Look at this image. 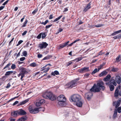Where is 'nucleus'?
<instances>
[{
	"label": "nucleus",
	"instance_id": "nucleus-1",
	"mask_svg": "<svg viewBox=\"0 0 121 121\" xmlns=\"http://www.w3.org/2000/svg\"><path fill=\"white\" fill-rule=\"evenodd\" d=\"M104 84V83L103 82L100 81L98 82L97 85L94 84L90 90L91 91L95 92H99L100 90L103 91L105 89Z\"/></svg>",
	"mask_w": 121,
	"mask_h": 121
},
{
	"label": "nucleus",
	"instance_id": "nucleus-2",
	"mask_svg": "<svg viewBox=\"0 0 121 121\" xmlns=\"http://www.w3.org/2000/svg\"><path fill=\"white\" fill-rule=\"evenodd\" d=\"M57 100L58 101L57 103L58 107H63L66 105V98L64 95H61L58 96L57 98Z\"/></svg>",
	"mask_w": 121,
	"mask_h": 121
},
{
	"label": "nucleus",
	"instance_id": "nucleus-3",
	"mask_svg": "<svg viewBox=\"0 0 121 121\" xmlns=\"http://www.w3.org/2000/svg\"><path fill=\"white\" fill-rule=\"evenodd\" d=\"M43 97L48 99L51 100H54L56 99V96L51 92H46L43 95Z\"/></svg>",
	"mask_w": 121,
	"mask_h": 121
},
{
	"label": "nucleus",
	"instance_id": "nucleus-4",
	"mask_svg": "<svg viewBox=\"0 0 121 121\" xmlns=\"http://www.w3.org/2000/svg\"><path fill=\"white\" fill-rule=\"evenodd\" d=\"M81 99V96L78 94L74 95L72 96L70 98V101L74 103L80 99Z\"/></svg>",
	"mask_w": 121,
	"mask_h": 121
},
{
	"label": "nucleus",
	"instance_id": "nucleus-5",
	"mask_svg": "<svg viewBox=\"0 0 121 121\" xmlns=\"http://www.w3.org/2000/svg\"><path fill=\"white\" fill-rule=\"evenodd\" d=\"M76 85L77 83L76 81L74 80L68 83L66 85V86L67 88L71 89L76 86Z\"/></svg>",
	"mask_w": 121,
	"mask_h": 121
},
{
	"label": "nucleus",
	"instance_id": "nucleus-6",
	"mask_svg": "<svg viewBox=\"0 0 121 121\" xmlns=\"http://www.w3.org/2000/svg\"><path fill=\"white\" fill-rule=\"evenodd\" d=\"M74 104L78 107H81L82 106L83 103L81 99H80L74 103Z\"/></svg>",
	"mask_w": 121,
	"mask_h": 121
},
{
	"label": "nucleus",
	"instance_id": "nucleus-7",
	"mask_svg": "<svg viewBox=\"0 0 121 121\" xmlns=\"http://www.w3.org/2000/svg\"><path fill=\"white\" fill-rule=\"evenodd\" d=\"M113 78H114V77H113L112 78L110 82L108 83H106V85H109L110 84H112L116 86L117 85L116 83V82L115 80L114 79H113Z\"/></svg>",
	"mask_w": 121,
	"mask_h": 121
},
{
	"label": "nucleus",
	"instance_id": "nucleus-8",
	"mask_svg": "<svg viewBox=\"0 0 121 121\" xmlns=\"http://www.w3.org/2000/svg\"><path fill=\"white\" fill-rule=\"evenodd\" d=\"M45 101L44 99H41L39 101H37L36 102L35 104L36 105L37 107H39L42 104L44 103Z\"/></svg>",
	"mask_w": 121,
	"mask_h": 121
},
{
	"label": "nucleus",
	"instance_id": "nucleus-9",
	"mask_svg": "<svg viewBox=\"0 0 121 121\" xmlns=\"http://www.w3.org/2000/svg\"><path fill=\"white\" fill-rule=\"evenodd\" d=\"M48 44L46 42H43L39 44V47L41 49L44 48H46Z\"/></svg>",
	"mask_w": 121,
	"mask_h": 121
},
{
	"label": "nucleus",
	"instance_id": "nucleus-10",
	"mask_svg": "<svg viewBox=\"0 0 121 121\" xmlns=\"http://www.w3.org/2000/svg\"><path fill=\"white\" fill-rule=\"evenodd\" d=\"M91 92H90L87 93H86L85 94V97L87 99L89 100L91 98L92 95V94L90 91Z\"/></svg>",
	"mask_w": 121,
	"mask_h": 121
},
{
	"label": "nucleus",
	"instance_id": "nucleus-11",
	"mask_svg": "<svg viewBox=\"0 0 121 121\" xmlns=\"http://www.w3.org/2000/svg\"><path fill=\"white\" fill-rule=\"evenodd\" d=\"M121 102V98H120L117 102H114L113 103V104L114 105H116L115 108H116L120 105Z\"/></svg>",
	"mask_w": 121,
	"mask_h": 121
},
{
	"label": "nucleus",
	"instance_id": "nucleus-12",
	"mask_svg": "<svg viewBox=\"0 0 121 121\" xmlns=\"http://www.w3.org/2000/svg\"><path fill=\"white\" fill-rule=\"evenodd\" d=\"M20 69L21 70V72L22 74H26L28 73L27 69L21 67L20 68Z\"/></svg>",
	"mask_w": 121,
	"mask_h": 121
},
{
	"label": "nucleus",
	"instance_id": "nucleus-13",
	"mask_svg": "<svg viewBox=\"0 0 121 121\" xmlns=\"http://www.w3.org/2000/svg\"><path fill=\"white\" fill-rule=\"evenodd\" d=\"M88 71L89 69L88 68L85 67L78 70V72L81 73H82L86 71Z\"/></svg>",
	"mask_w": 121,
	"mask_h": 121
},
{
	"label": "nucleus",
	"instance_id": "nucleus-14",
	"mask_svg": "<svg viewBox=\"0 0 121 121\" xmlns=\"http://www.w3.org/2000/svg\"><path fill=\"white\" fill-rule=\"evenodd\" d=\"M115 81L118 84H120L121 82V78L119 75L117 76L115 78Z\"/></svg>",
	"mask_w": 121,
	"mask_h": 121
},
{
	"label": "nucleus",
	"instance_id": "nucleus-15",
	"mask_svg": "<svg viewBox=\"0 0 121 121\" xmlns=\"http://www.w3.org/2000/svg\"><path fill=\"white\" fill-rule=\"evenodd\" d=\"M18 111L19 115H22L26 114V112L23 110L21 109Z\"/></svg>",
	"mask_w": 121,
	"mask_h": 121
},
{
	"label": "nucleus",
	"instance_id": "nucleus-16",
	"mask_svg": "<svg viewBox=\"0 0 121 121\" xmlns=\"http://www.w3.org/2000/svg\"><path fill=\"white\" fill-rule=\"evenodd\" d=\"M11 116L14 117H16L19 115L18 111H14L12 112L11 113Z\"/></svg>",
	"mask_w": 121,
	"mask_h": 121
},
{
	"label": "nucleus",
	"instance_id": "nucleus-17",
	"mask_svg": "<svg viewBox=\"0 0 121 121\" xmlns=\"http://www.w3.org/2000/svg\"><path fill=\"white\" fill-rule=\"evenodd\" d=\"M38 108H34L33 111H31L30 113L33 114H35L38 113L39 112V109Z\"/></svg>",
	"mask_w": 121,
	"mask_h": 121
},
{
	"label": "nucleus",
	"instance_id": "nucleus-18",
	"mask_svg": "<svg viewBox=\"0 0 121 121\" xmlns=\"http://www.w3.org/2000/svg\"><path fill=\"white\" fill-rule=\"evenodd\" d=\"M90 5L91 4L90 3L88 4L86 7H84V11L86 12L90 9L91 7Z\"/></svg>",
	"mask_w": 121,
	"mask_h": 121
},
{
	"label": "nucleus",
	"instance_id": "nucleus-19",
	"mask_svg": "<svg viewBox=\"0 0 121 121\" xmlns=\"http://www.w3.org/2000/svg\"><path fill=\"white\" fill-rule=\"evenodd\" d=\"M16 73V72H14L13 71H9L5 73V76H9L12 74V73H14V74Z\"/></svg>",
	"mask_w": 121,
	"mask_h": 121
},
{
	"label": "nucleus",
	"instance_id": "nucleus-20",
	"mask_svg": "<svg viewBox=\"0 0 121 121\" xmlns=\"http://www.w3.org/2000/svg\"><path fill=\"white\" fill-rule=\"evenodd\" d=\"M111 76L110 75H108L105 77L104 78V80L105 82L108 81L110 78Z\"/></svg>",
	"mask_w": 121,
	"mask_h": 121
},
{
	"label": "nucleus",
	"instance_id": "nucleus-21",
	"mask_svg": "<svg viewBox=\"0 0 121 121\" xmlns=\"http://www.w3.org/2000/svg\"><path fill=\"white\" fill-rule=\"evenodd\" d=\"M27 119V118L26 117H23L19 118L17 121H24Z\"/></svg>",
	"mask_w": 121,
	"mask_h": 121
},
{
	"label": "nucleus",
	"instance_id": "nucleus-22",
	"mask_svg": "<svg viewBox=\"0 0 121 121\" xmlns=\"http://www.w3.org/2000/svg\"><path fill=\"white\" fill-rule=\"evenodd\" d=\"M119 90L118 88L116 89L114 93V96L116 97H117L119 95Z\"/></svg>",
	"mask_w": 121,
	"mask_h": 121
},
{
	"label": "nucleus",
	"instance_id": "nucleus-23",
	"mask_svg": "<svg viewBox=\"0 0 121 121\" xmlns=\"http://www.w3.org/2000/svg\"><path fill=\"white\" fill-rule=\"evenodd\" d=\"M108 85L109 86L110 91H112L114 90V87L113 85L112 84H110Z\"/></svg>",
	"mask_w": 121,
	"mask_h": 121
},
{
	"label": "nucleus",
	"instance_id": "nucleus-24",
	"mask_svg": "<svg viewBox=\"0 0 121 121\" xmlns=\"http://www.w3.org/2000/svg\"><path fill=\"white\" fill-rule=\"evenodd\" d=\"M107 72L106 71H104L102 72L99 75V76L100 77H101L104 75L106 74H107Z\"/></svg>",
	"mask_w": 121,
	"mask_h": 121
},
{
	"label": "nucleus",
	"instance_id": "nucleus-25",
	"mask_svg": "<svg viewBox=\"0 0 121 121\" xmlns=\"http://www.w3.org/2000/svg\"><path fill=\"white\" fill-rule=\"evenodd\" d=\"M29 66L33 67H34L37 66V64L33 62L30 64Z\"/></svg>",
	"mask_w": 121,
	"mask_h": 121
},
{
	"label": "nucleus",
	"instance_id": "nucleus-26",
	"mask_svg": "<svg viewBox=\"0 0 121 121\" xmlns=\"http://www.w3.org/2000/svg\"><path fill=\"white\" fill-rule=\"evenodd\" d=\"M34 108L32 106H30L29 108V110L30 112V113L31 111H33Z\"/></svg>",
	"mask_w": 121,
	"mask_h": 121
},
{
	"label": "nucleus",
	"instance_id": "nucleus-27",
	"mask_svg": "<svg viewBox=\"0 0 121 121\" xmlns=\"http://www.w3.org/2000/svg\"><path fill=\"white\" fill-rule=\"evenodd\" d=\"M29 101V99H27L22 102H21V105H22V104H26V103L28 101Z\"/></svg>",
	"mask_w": 121,
	"mask_h": 121
},
{
	"label": "nucleus",
	"instance_id": "nucleus-28",
	"mask_svg": "<svg viewBox=\"0 0 121 121\" xmlns=\"http://www.w3.org/2000/svg\"><path fill=\"white\" fill-rule=\"evenodd\" d=\"M117 111L116 109H115L113 116V118H115L117 116Z\"/></svg>",
	"mask_w": 121,
	"mask_h": 121
},
{
	"label": "nucleus",
	"instance_id": "nucleus-29",
	"mask_svg": "<svg viewBox=\"0 0 121 121\" xmlns=\"http://www.w3.org/2000/svg\"><path fill=\"white\" fill-rule=\"evenodd\" d=\"M62 17V15H61L58 17L56 18L53 21V22H55L57 21L58 20L60 19V18Z\"/></svg>",
	"mask_w": 121,
	"mask_h": 121
},
{
	"label": "nucleus",
	"instance_id": "nucleus-30",
	"mask_svg": "<svg viewBox=\"0 0 121 121\" xmlns=\"http://www.w3.org/2000/svg\"><path fill=\"white\" fill-rule=\"evenodd\" d=\"M82 59V58L81 57L78 58H76L73 60V61H76V62H78L81 60Z\"/></svg>",
	"mask_w": 121,
	"mask_h": 121
},
{
	"label": "nucleus",
	"instance_id": "nucleus-31",
	"mask_svg": "<svg viewBox=\"0 0 121 121\" xmlns=\"http://www.w3.org/2000/svg\"><path fill=\"white\" fill-rule=\"evenodd\" d=\"M42 33V38L44 39L46 36V35L45 34V33Z\"/></svg>",
	"mask_w": 121,
	"mask_h": 121
},
{
	"label": "nucleus",
	"instance_id": "nucleus-32",
	"mask_svg": "<svg viewBox=\"0 0 121 121\" xmlns=\"http://www.w3.org/2000/svg\"><path fill=\"white\" fill-rule=\"evenodd\" d=\"M28 22L27 20H26L23 23V25H22V27H25L26 25V24Z\"/></svg>",
	"mask_w": 121,
	"mask_h": 121
},
{
	"label": "nucleus",
	"instance_id": "nucleus-33",
	"mask_svg": "<svg viewBox=\"0 0 121 121\" xmlns=\"http://www.w3.org/2000/svg\"><path fill=\"white\" fill-rule=\"evenodd\" d=\"M98 71V69H97L96 68L91 73L92 74H94Z\"/></svg>",
	"mask_w": 121,
	"mask_h": 121
},
{
	"label": "nucleus",
	"instance_id": "nucleus-34",
	"mask_svg": "<svg viewBox=\"0 0 121 121\" xmlns=\"http://www.w3.org/2000/svg\"><path fill=\"white\" fill-rule=\"evenodd\" d=\"M118 69L117 68H113L112 69V70L113 72H116L118 70Z\"/></svg>",
	"mask_w": 121,
	"mask_h": 121
},
{
	"label": "nucleus",
	"instance_id": "nucleus-35",
	"mask_svg": "<svg viewBox=\"0 0 121 121\" xmlns=\"http://www.w3.org/2000/svg\"><path fill=\"white\" fill-rule=\"evenodd\" d=\"M121 58V57L120 55L116 58V60L118 62L121 60H120Z\"/></svg>",
	"mask_w": 121,
	"mask_h": 121
},
{
	"label": "nucleus",
	"instance_id": "nucleus-36",
	"mask_svg": "<svg viewBox=\"0 0 121 121\" xmlns=\"http://www.w3.org/2000/svg\"><path fill=\"white\" fill-rule=\"evenodd\" d=\"M22 54L23 56H26L27 55V52L26 51H24L22 52Z\"/></svg>",
	"mask_w": 121,
	"mask_h": 121
},
{
	"label": "nucleus",
	"instance_id": "nucleus-37",
	"mask_svg": "<svg viewBox=\"0 0 121 121\" xmlns=\"http://www.w3.org/2000/svg\"><path fill=\"white\" fill-rule=\"evenodd\" d=\"M11 65L10 63H9L7 64L4 68L3 69H4L6 68H8Z\"/></svg>",
	"mask_w": 121,
	"mask_h": 121
},
{
	"label": "nucleus",
	"instance_id": "nucleus-38",
	"mask_svg": "<svg viewBox=\"0 0 121 121\" xmlns=\"http://www.w3.org/2000/svg\"><path fill=\"white\" fill-rule=\"evenodd\" d=\"M16 68V66L15 64H13L11 66V68L12 69H14Z\"/></svg>",
	"mask_w": 121,
	"mask_h": 121
},
{
	"label": "nucleus",
	"instance_id": "nucleus-39",
	"mask_svg": "<svg viewBox=\"0 0 121 121\" xmlns=\"http://www.w3.org/2000/svg\"><path fill=\"white\" fill-rule=\"evenodd\" d=\"M50 56H47L45 57L43 59V60H48L49 59Z\"/></svg>",
	"mask_w": 121,
	"mask_h": 121
},
{
	"label": "nucleus",
	"instance_id": "nucleus-40",
	"mask_svg": "<svg viewBox=\"0 0 121 121\" xmlns=\"http://www.w3.org/2000/svg\"><path fill=\"white\" fill-rule=\"evenodd\" d=\"M48 22V20H46L44 22H42L41 24L44 25H45Z\"/></svg>",
	"mask_w": 121,
	"mask_h": 121
},
{
	"label": "nucleus",
	"instance_id": "nucleus-41",
	"mask_svg": "<svg viewBox=\"0 0 121 121\" xmlns=\"http://www.w3.org/2000/svg\"><path fill=\"white\" fill-rule=\"evenodd\" d=\"M42 35V33H40L39 34L38 36H37V38L38 39H40L41 38V36Z\"/></svg>",
	"mask_w": 121,
	"mask_h": 121
},
{
	"label": "nucleus",
	"instance_id": "nucleus-42",
	"mask_svg": "<svg viewBox=\"0 0 121 121\" xmlns=\"http://www.w3.org/2000/svg\"><path fill=\"white\" fill-rule=\"evenodd\" d=\"M23 41L22 40H20L18 42V43L17 44V46H18L21 44L22 42Z\"/></svg>",
	"mask_w": 121,
	"mask_h": 121
},
{
	"label": "nucleus",
	"instance_id": "nucleus-43",
	"mask_svg": "<svg viewBox=\"0 0 121 121\" xmlns=\"http://www.w3.org/2000/svg\"><path fill=\"white\" fill-rule=\"evenodd\" d=\"M117 111L118 113H120L121 112V107H119L117 109Z\"/></svg>",
	"mask_w": 121,
	"mask_h": 121
},
{
	"label": "nucleus",
	"instance_id": "nucleus-44",
	"mask_svg": "<svg viewBox=\"0 0 121 121\" xmlns=\"http://www.w3.org/2000/svg\"><path fill=\"white\" fill-rule=\"evenodd\" d=\"M72 61H73V60L72 61H71L69 62L67 64V66H69L72 63H73L74 62H73Z\"/></svg>",
	"mask_w": 121,
	"mask_h": 121
},
{
	"label": "nucleus",
	"instance_id": "nucleus-45",
	"mask_svg": "<svg viewBox=\"0 0 121 121\" xmlns=\"http://www.w3.org/2000/svg\"><path fill=\"white\" fill-rule=\"evenodd\" d=\"M65 47V46H64V44L63 43V44H62L60 45L59 48H63Z\"/></svg>",
	"mask_w": 121,
	"mask_h": 121
},
{
	"label": "nucleus",
	"instance_id": "nucleus-46",
	"mask_svg": "<svg viewBox=\"0 0 121 121\" xmlns=\"http://www.w3.org/2000/svg\"><path fill=\"white\" fill-rule=\"evenodd\" d=\"M103 65H101L99 66L98 67V71H99L100 69L102 68L103 67Z\"/></svg>",
	"mask_w": 121,
	"mask_h": 121
},
{
	"label": "nucleus",
	"instance_id": "nucleus-47",
	"mask_svg": "<svg viewBox=\"0 0 121 121\" xmlns=\"http://www.w3.org/2000/svg\"><path fill=\"white\" fill-rule=\"evenodd\" d=\"M37 56L38 58H40L42 57V55L40 54H39Z\"/></svg>",
	"mask_w": 121,
	"mask_h": 121
},
{
	"label": "nucleus",
	"instance_id": "nucleus-48",
	"mask_svg": "<svg viewBox=\"0 0 121 121\" xmlns=\"http://www.w3.org/2000/svg\"><path fill=\"white\" fill-rule=\"evenodd\" d=\"M9 120L10 121H15V119L13 118L12 117L10 118Z\"/></svg>",
	"mask_w": 121,
	"mask_h": 121
},
{
	"label": "nucleus",
	"instance_id": "nucleus-49",
	"mask_svg": "<svg viewBox=\"0 0 121 121\" xmlns=\"http://www.w3.org/2000/svg\"><path fill=\"white\" fill-rule=\"evenodd\" d=\"M25 57H22L20 58V60L21 61H23L25 60Z\"/></svg>",
	"mask_w": 121,
	"mask_h": 121
},
{
	"label": "nucleus",
	"instance_id": "nucleus-50",
	"mask_svg": "<svg viewBox=\"0 0 121 121\" xmlns=\"http://www.w3.org/2000/svg\"><path fill=\"white\" fill-rule=\"evenodd\" d=\"M52 26V24H51L48 25H47L46 26V29H48Z\"/></svg>",
	"mask_w": 121,
	"mask_h": 121
},
{
	"label": "nucleus",
	"instance_id": "nucleus-51",
	"mask_svg": "<svg viewBox=\"0 0 121 121\" xmlns=\"http://www.w3.org/2000/svg\"><path fill=\"white\" fill-rule=\"evenodd\" d=\"M102 26V25H101L100 24H98L97 25H96L95 26L97 27H101Z\"/></svg>",
	"mask_w": 121,
	"mask_h": 121
},
{
	"label": "nucleus",
	"instance_id": "nucleus-52",
	"mask_svg": "<svg viewBox=\"0 0 121 121\" xmlns=\"http://www.w3.org/2000/svg\"><path fill=\"white\" fill-rule=\"evenodd\" d=\"M49 67L47 68L46 70L44 71V72L46 73L47 72L49 69Z\"/></svg>",
	"mask_w": 121,
	"mask_h": 121
},
{
	"label": "nucleus",
	"instance_id": "nucleus-53",
	"mask_svg": "<svg viewBox=\"0 0 121 121\" xmlns=\"http://www.w3.org/2000/svg\"><path fill=\"white\" fill-rule=\"evenodd\" d=\"M63 30V29L61 28H60L58 30V31L57 32V33H59V32H61Z\"/></svg>",
	"mask_w": 121,
	"mask_h": 121
},
{
	"label": "nucleus",
	"instance_id": "nucleus-54",
	"mask_svg": "<svg viewBox=\"0 0 121 121\" xmlns=\"http://www.w3.org/2000/svg\"><path fill=\"white\" fill-rule=\"evenodd\" d=\"M54 73H55V74L56 75H58V74H59V72L58 71H56V70L54 71Z\"/></svg>",
	"mask_w": 121,
	"mask_h": 121
},
{
	"label": "nucleus",
	"instance_id": "nucleus-55",
	"mask_svg": "<svg viewBox=\"0 0 121 121\" xmlns=\"http://www.w3.org/2000/svg\"><path fill=\"white\" fill-rule=\"evenodd\" d=\"M10 86V84L9 83L8 84L6 87L7 88H9V87Z\"/></svg>",
	"mask_w": 121,
	"mask_h": 121
},
{
	"label": "nucleus",
	"instance_id": "nucleus-56",
	"mask_svg": "<svg viewBox=\"0 0 121 121\" xmlns=\"http://www.w3.org/2000/svg\"><path fill=\"white\" fill-rule=\"evenodd\" d=\"M6 79L5 77V76H4L3 77L1 78L0 79H1L2 80L4 81Z\"/></svg>",
	"mask_w": 121,
	"mask_h": 121
},
{
	"label": "nucleus",
	"instance_id": "nucleus-57",
	"mask_svg": "<svg viewBox=\"0 0 121 121\" xmlns=\"http://www.w3.org/2000/svg\"><path fill=\"white\" fill-rule=\"evenodd\" d=\"M18 101H16L14 103H13V106L17 104H18Z\"/></svg>",
	"mask_w": 121,
	"mask_h": 121
},
{
	"label": "nucleus",
	"instance_id": "nucleus-58",
	"mask_svg": "<svg viewBox=\"0 0 121 121\" xmlns=\"http://www.w3.org/2000/svg\"><path fill=\"white\" fill-rule=\"evenodd\" d=\"M24 74H22V75H21V79L22 80V78H23L24 77Z\"/></svg>",
	"mask_w": 121,
	"mask_h": 121
},
{
	"label": "nucleus",
	"instance_id": "nucleus-59",
	"mask_svg": "<svg viewBox=\"0 0 121 121\" xmlns=\"http://www.w3.org/2000/svg\"><path fill=\"white\" fill-rule=\"evenodd\" d=\"M116 33L117 34H118L120 33H121V30L116 31Z\"/></svg>",
	"mask_w": 121,
	"mask_h": 121
},
{
	"label": "nucleus",
	"instance_id": "nucleus-60",
	"mask_svg": "<svg viewBox=\"0 0 121 121\" xmlns=\"http://www.w3.org/2000/svg\"><path fill=\"white\" fill-rule=\"evenodd\" d=\"M52 16L53 15L52 14L50 15L49 17V19H52L53 18Z\"/></svg>",
	"mask_w": 121,
	"mask_h": 121
},
{
	"label": "nucleus",
	"instance_id": "nucleus-61",
	"mask_svg": "<svg viewBox=\"0 0 121 121\" xmlns=\"http://www.w3.org/2000/svg\"><path fill=\"white\" fill-rule=\"evenodd\" d=\"M79 40H80V39H78L75 40L73 42V43H75L77 42H78V41H79Z\"/></svg>",
	"mask_w": 121,
	"mask_h": 121
},
{
	"label": "nucleus",
	"instance_id": "nucleus-62",
	"mask_svg": "<svg viewBox=\"0 0 121 121\" xmlns=\"http://www.w3.org/2000/svg\"><path fill=\"white\" fill-rule=\"evenodd\" d=\"M27 32L26 31H25L22 34V35L23 36L25 35Z\"/></svg>",
	"mask_w": 121,
	"mask_h": 121
},
{
	"label": "nucleus",
	"instance_id": "nucleus-63",
	"mask_svg": "<svg viewBox=\"0 0 121 121\" xmlns=\"http://www.w3.org/2000/svg\"><path fill=\"white\" fill-rule=\"evenodd\" d=\"M89 75V74L88 73H86L85 75V76L87 77Z\"/></svg>",
	"mask_w": 121,
	"mask_h": 121
},
{
	"label": "nucleus",
	"instance_id": "nucleus-64",
	"mask_svg": "<svg viewBox=\"0 0 121 121\" xmlns=\"http://www.w3.org/2000/svg\"><path fill=\"white\" fill-rule=\"evenodd\" d=\"M118 38L120 39L121 38V34H119L117 35Z\"/></svg>",
	"mask_w": 121,
	"mask_h": 121
}]
</instances>
